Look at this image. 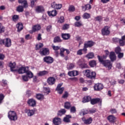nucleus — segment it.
I'll return each instance as SVG.
<instances>
[{"instance_id": "nucleus-60", "label": "nucleus", "mask_w": 125, "mask_h": 125, "mask_svg": "<svg viewBox=\"0 0 125 125\" xmlns=\"http://www.w3.org/2000/svg\"><path fill=\"white\" fill-rule=\"evenodd\" d=\"M75 67V65L73 63H70L68 66V70H72L73 68Z\"/></svg>"}, {"instance_id": "nucleus-34", "label": "nucleus", "mask_w": 125, "mask_h": 125, "mask_svg": "<svg viewBox=\"0 0 125 125\" xmlns=\"http://www.w3.org/2000/svg\"><path fill=\"white\" fill-rule=\"evenodd\" d=\"M70 37L71 36L69 34H62V38L64 40H68Z\"/></svg>"}, {"instance_id": "nucleus-11", "label": "nucleus", "mask_w": 125, "mask_h": 125, "mask_svg": "<svg viewBox=\"0 0 125 125\" xmlns=\"http://www.w3.org/2000/svg\"><path fill=\"white\" fill-rule=\"evenodd\" d=\"M27 104L28 106L34 107L36 106L37 101L33 98L29 99L27 100Z\"/></svg>"}, {"instance_id": "nucleus-44", "label": "nucleus", "mask_w": 125, "mask_h": 125, "mask_svg": "<svg viewBox=\"0 0 125 125\" xmlns=\"http://www.w3.org/2000/svg\"><path fill=\"white\" fill-rule=\"evenodd\" d=\"M26 74L28 78H32L33 77L34 75L33 73H32V72L29 71V69L26 72Z\"/></svg>"}, {"instance_id": "nucleus-56", "label": "nucleus", "mask_w": 125, "mask_h": 125, "mask_svg": "<svg viewBox=\"0 0 125 125\" xmlns=\"http://www.w3.org/2000/svg\"><path fill=\"white\" fill-rule=\"evenodd\" d=\"M69 28V24H65L62 26V30H66Z\"/></svg>"}, {"instance_id": "nucleus-28", "label": "nucleus", "mask_w": 125, "mask_h": 125, "mask_svg": "<svg viewBox=\"0 0 125 125\" xmlns=\"http://www.w3.org/2000/svg\"><path fill=\"white\" fill-rule=\"evenodd\" d=\"M84 47L83 49H80L77 52V55L79 56H82V55L86 54L87 53V51H85L84 50Z\"/></svg>"}, {"instance_id": "nucleus-36", "label": "nucleus", "mask_w": 125, "mask_h": 125, "mask_svg": "<svg viewBox=\"0 0 125 125\" xmlns=\"http://www.w3.org/2000/svg\"><path fill=\"white\" fill-rule=\"evenodd\" d=\"M48 74V72L44 70V71L39 72V73H38V75L39 77H41V76H45V75H47Z\"/></svg>"}, {"instance_id": "nucleus-57", "label": "nucleus", "mask_w": 125, "mask_h": 125, "mask_svg": "<svg viewBox=\"0 0 125 125\" xmlns=\"http://www.w3.org/2000/svg\"><path fill=\"white\" fill-rule=\"evenodd\" d=\"M4 98L5 96L3 94H0V104L2 103Z\"/></svg>"}, {"instance_id": "nucleus-37", "label": "nucleus", "mask_w": 125, "mask_h": 125, "mask_svg": "<svg viewBox=\"0 0 125 125\" xmlns=\"http://www.w3.org/2000/svg\"><path fill=\"white\" fill-rule=\"evenodd\" d=\"M74 26L77 27H80L81 26H83V24L81 21H76L74 23Z\"/></svg>"}, {"instance_id": "nucleus-30", "label": "nucleus", "mask_w": 125, "mask_h": 125, "mask_svg": "<svg viewBox=\"0 0 125 125\" xmlns=\"http://www.w3.org/2000/svg\"><path fill=\"white\" fill-rule=\"evenodd\" d=\"M47 13L49 16L55 17L57 15V12L56 10H52V11H48Z\"/></svg>"}, {"instance_id": "nucleus-35", "label": "nucleus", "mask_w": 125, "mask_h": 125, "mask_svg": "<svg viewBox=\"0 0 125 125\" xmlns=\"http://www.w3.org/2000/svg\"><path fill=\"white\" fill-rule=\"evenodd\" d=\"M25 113H27L28 116H32L35 114V111L33 110H28L26 109L25 110Z\"/></svg>"}, {"instance_id": "nucleus-47", "label": "nucleus", "mask_w": 125, "mask_h": 125, "mask_svg": "<svg viewBox=\"0 0 125 125\" xmlns=\"http://www.w3.org/2000/svg\"><path fill=\"white\" fill-rule=\"evenodd\" d=\"M95 57L94 54L93 53H89L86 56V57L88 59H91L94 58Z\"/></svg>"}, {"instance_id": "nucleus-31", "label": "nucleus", "mask_w": 125, "mask_h": 125, "mask_svg": "<svg viewBox=\"0 0 125 125\" xmlns=\"http://www.w3.org/2000/svg\"><path fill=\"white\" fill-rule=\"evenodd\" d=\"M16 26L18 29V32H21L23 29V25L21 22L17 23Z\"/></svg>"}, {"instance_id": "nucleus-61", "label": "nucleus", "mask_w": 125, "mask_h": 125, "mask_svg": "<svg viewBox=\"0 0 125 125\" xmlns=\"http://www.w3.org/2000/svg\"><path fill=\"white\" fill-rule=\"evenodd\" d=\"M109 112L112 114L117 113V110L115 108L110 109Z\"/></svg>"}, {"instance_id": "nucleus-39", "label": "nucleus", "mask_w": 125, "mask_h": 125, "mask_svg": "<svg viewBox=\"0 0 125 125\" xmlns=\"http://www.w3.org/2000/svg\"><path fill=\"white\" fill-rule=\"evenodd\" d=\"M89 65L91 67H94L97 65L96 61L95 60H92L89 62Z\"/></svg>"}, {"instance_id": "nucleus-54", "label": "nucleus", "mask_w": 125, "mask_h": 125, "mask_svg": "<svg viewBox=\"0 0 125 125\" xmlns=\"http://www.w3.org/2000/svg\"><path fill=\"white\" fill-rule=\"evenodd\" d=\"M52 30V25L51 24H49L46 26V30L48 32H50Z\"/></svg>"}, {"instance_id": "nucleus-1", "label": "nucleus", "mask_w": 125, "mask_h": 125, "mask_svg": "<svg viewBox=\"0 0 125 125\" xmlns=\"http://www.w3.org/2000/svg\"><path fill=\"white\" fill-rule=\"evenodd\" d=\"M97 58L99 62L103 64V65L107 68L108 70H110L112 69V63L109 60H104V59L102 57H100V56H97Z\"/></svg>"}, {"instance_id": "nucleus-3", "label": "nucleus", "mask_w": 125, "mask_h": 125, "mask_svg": "<svg viewBox=\"0 0 125 125\" xmlns=\"http://www.w3.org/2000/svg\"><path fill=\"white\" fill-rule=\"evenodd\" d=\"M0 44L3 45L6 47H10L12 45L11 40L9 38L4 39V40H0Z\"/></svg>"}, {"instance_id": "nucleus-14", "label": "nucleus", "mask_w": 125, "mask_h": 125, "mask_svg": "<svg viewBox=\"0 0 125 125\" xmlns=\"http://www.w3.org/2000/svg\"><path fill=\"white\" fill-rule=\"evenodd\" d=\"M107 119L110 123L114 124L116 122L117 118L113 115H110L107 117Z\"/></svg>"}, {"instance_id": "nucleus-48", "label": "nucleus", "mask_w": 125, "mask_h": 125, "mask_svg": "<svg viewBox=\"0 0 125 125\" xmlns=\"http://www.w3.org/2000/svg\"><path fill=\"white\" fill-rule=\"evenodd\" d=\"M5 28L3 26L2 23L0 22V34L4 33L5 32Z\"/></svg>"}, {"instance_id": "nucleus-13", "label": "nucleus", "mask_w": 125, "mask_h": 125, "mask_svg": "<svg viewBox=\"0 0 125 125\" xmlns=\"http://www.w3.org/2000/svg\"><path fill=\"white\" fill-rule=\"evenodd\" d=\"M62 7V4H57L56 2H52L51 4V7L52 8L57 9V10H60L61 9V8Z\"/></svg>"}, {"instance_id": "nucleus-19", "label": "nucleus", "mask_w": 125, "mask_h": 125, "mask_svg": "<svg viewBox=\"0 0 125 125\" xmlns=\"http://www.w3.org/2000/svg\"><path fill=\"white\" fill-rule=\"evenodd\" d=\"M65 51H66V53L67 54H69L70 53V51L69 50L64 49V48H62L60 49V53L61 57H65L64 54V52Z\"/></svg>"}, {"instance_id": "nucleus-21", "label": "nucleus", "mask_w": 125, "mask_h": 125, "mask_svg": "<svg viewBox=\"0 0 125 125\" xmlns=\"http://www.w3.org/2000/svg\"><path fill=\"white\" fill-rule=\"evenodd\" d=\"M53 123L55 125H59L62 124V120L61 118L56 117L53 119Z\"/></svg>"}, {"instance_id": "nucleus-9", "label": "nucleus", "mask_w": 125, "mask_h": 125, "mask_svg": "<svg viewBox=\"0 0 125 125\" xmlns=\"http://www.w3.org/2000/svg\"><path fill=\"white\" fill-rule=\"evenodd\" d=\"M43 61L44 62L48 64H50L53 63L54 60V59L50 56H46L43 58Z\"/></svg>"}, {"instance_id": "nucleus-41", "label": "nucleus", "mask_w": 125, "mask_h": 125, "mask_svg": "<svg viewBox=\"0 0 125 125\" xmlns=\"http://www.w3.org/2000/svg\"><path fill=\"white\" fill-rule=\"evenodd\" d=\"M71 118H72L71 115H66V116L64 118L63 121L66 123H70V119Z\"/></svg>"}, {"instance_id": "nucleus-42", "label": "nucleus", "mask_w": 125, "mask_h": 125, "mask_svg": "<svg viewBox=\"0 0 125 125\" xmlns=\"http://www.w3.org/2000/svg\"><path fill=\"white\" fill-rule=\"evenodd\" d=\"M62 40L61 39L59 36L55 37L53 40L54 43L61 42Z\"/></svg>"}, {"instance_id": "nucleus-10", "label": "nucleus", "mask_w": 125, "mask_h": 125, "mask_svg": "<svg viewBox=\"0 0 125 125\" xmlns=\"http://www.w3.org/2000/svg\"><path fill=\"white\" fill-rule=\"evenodd\" d=\"M78 63L81 69L89 68L88 64L83 62V61L82 60H79L78 62Z\"/></svg>"}, {"instance_id": "nucleus-12", "label": "nucleus", "mask_w": 125, "mask_h": 125, "mask_svg": "<svg viewBox=\"0 0 125 125\" xmlns=\"http://www.w3.org/2000/svg\"><path fill=\"white\" fill-rule=\"evenodd\" d=\"M82 120L84 124L88 125L92 124L93 122V119L92 117H89L88 119H86L85 117L82 118Z\"/></svg>"}, {"instance_id": "nucleus-38", "label": "nucleus", "mask_w": 125, "mask_h": 125, "mask_svg": "<svg viewBox=\"0 0 125 125\" xmlns=\"http://www.w3.org/2000/svg\"><path fill=\"white\" fill-rule=\"evenodd\" d=\"M72 105L70 103L67 102L64 103V107L66 109H70Z\"/></svg>"}, {"instance_id": "nucleus-64", "label": "nucleus", "mask_w": 125, "mask_h": 125, "mask_svg": "<svg viewBox=\"0 0 125 125\" xmlns=\"http://www.w3.org/2000/svg\"><path fill=\"white\" fill-rule=\"evenodd\" d=\"M22 80L24 82L28 81V77L27 76H22Z\"/></svg>"}, {"instance_id": "nucleus-46", "label": "nucleus", "mask_w": 125, "mask_h": 125, "mask_svg": "<svg viewBox=\"0 0 125 125\" xmlns=\"http://www.w3.org/2000/svg\"><path fill=\"white\" fill-rule=\"evenodd\" d=\"M16 10L18 12H23L24 11V8L22 6L19 5L17 7Z\"/></svg>"}, {"instance_id": "nucleus-52", "label": "nucleus", "mask_w": 125, "mask_h": 125, "mask_svg": "<svg viewBox=\"0 0 125 125\" xmlns=\"http://www.w3.org/2000/svg\"><path fill=\"white\" fill-rule=\"evenodd\" d=\"M95 21L101 22L103 20V17L102 16H98L95 18Z\"/></svg>"}, {"instance_id": "nucleus-8", "label": "nucleus", "mask_w": 125, "mask_h": 125, "mask_svg": "<svg viewBox=\"0 0 125 125\" xmlns=\"http://www.w3.org/2000/svg\"><path fill=\"white\" fill-rule=\"evenodd\" d=\"M39 53L42 56H47L49 55L50 51L48 48H42L39 51Z\"/></svg>"}, {"instance_id": "nucleus-33", "label": "nucleus", "mask_w": 125, "mask_h": 125, "mask_svg": "<svg viewBox=\"0 0 125 125\" xmlns=\"http://www.w3.org/2000/svg\"><path fill=\"white\" fill-rule=\"evenodd\" d=\"M66 112V110L65 109H61L60 110L58 111L57 115L58 116H62V115L65 114Z\"/></svg>"}, {"instance_id": "nucleus-6", "label": "nucleus", "mask_w": 125, "mask_h": 125, "mask_svg": "<svg viewBox=\"0 0 125 125\" xmlns=\"http://www.w3.org/2000/svg\"><path fill=\"white\" fill-rule=\"evenodd\" d=\"M95 43L92 41L85 42L83 45L84 50L87 51V48H91L94 45Z\"/></svg>"}, {"instance_id": "nucleus-59", "label": "nucleus", "mask_w": 125, "mask_h": 125, "mask_svg": "<svg viewBox=\"0 0 125 125\" xmlns=\"http://www.w3.org/2000/svg\"><path fill=\"white\" fill-rule=\"evenodd\" d=\"M69 96V93L67 91H65L64 94L62 96V98L65 99L67 98Z\"/></svg>"}, {"instance_id": "nucleus-26", "label": "nucleus", "mask_w": 125, "mask_h": 125, "mask_svg": "<svg viewBox=\"0 0 125 125\" xmlns=\"http://www.w3.org/2000/svg\"><path fill=\"white\" fill-rule=\"evenodd\" d=\"M102 103V101L100 98H94L91 100L90 104L92 105H95L97 104Z\"/></svg>"}, {"instance_id": "nucleus-27", "label": "nucleus", "mask_w": 125, "mask_h": 125, "mask_svg": "<svg viewBox=\"0 0 125 125\" xmlns=\"http://www.w3.org/2000/svg\"><path fill=\"white\" fill-rule=\"evenodd\" d=\"M92 98L91 96H84L83 99V103H86L91 101Z\"/></svg>"}, {"instance_id": "nucleus-29", "label": "nucleus", "mask_w": 125, "mask_h": 125, "mask_svg": "<svg viewBox=\"0 0 125 125\" xmlns=\"http://www.w3.org/2000/svg\"><path fill=\"white\" fill-rule=\"evenodd\" d=\"M33 31L37 32L41 29V26L40 24H35L32 26Z\"/></svg>"}, {"instance_id": "nucleus-43", "label": "nucleus", "mask_w": 125, "mask_h": 125, "mask_svg": "<svg viewBox=\"0 0 125 125\" xmlns=\"http://www.w3.org/2000/svg\"><path fill=\"white\" fill-rule=\"evenodd\" d=\"M75 10H76V8H75V6H74L73 5H71L69 7L68 9V11L69 12H74L75 11Z\"/></svg>"}, {"instance_id": "nucleus-15", "label": "nucleus", "mask_w": 125, "mask_h": 125, "mask_svg": "<svg viewBox=\"0 0 125 125\" xmlns=\"http://www.w3.org/2000/svg\"><path fill=\"white\" fill-rule=\"evenodd\" d=\"M104 85L102 83H97L94 86V89L96 91H101L104 89Z\"/></svg>"}, {"instance_id": "nucleus-50", "label": "nucleus", "mask_w": 125, "mask_h": 125, "mask_svg": "<svg viewBox=\"0 0 125 125\" xmlns=\"http://www.w3.org/2000/svg\"><path fill=\"white\" fill-rule=\"evenodd\" d=\"M122 51V48L120 46H118L115 49V52L116 54L121 53Z\"/></svg>"}, {"instance_id": "nucleus-58", "label": "nucleus", "mask_w": 125, "mask_h": 125, "mask_svg": "<svg viewBox=\"0 0 125 125\" xmlns=\"http://www.w3.org/2000/svg\"><path fill=\"white\" fill-rule=\"evenodd\" d=\"M89 111L88 109H85L83 111H82L81 112V113L82 114L83 116H84L86 114H87L88 113H89Z\"/></svg>"}, {"instance_id": "nucleus-24", "label": "nucleus", "mask_w": 125, "mask_h": 125, "mask_svg": "<svg viewBox=\"0 0 125 125\" xmlns=\"http://www.w3.org/2000/svg\"><path fill=\"white\" fill-rule=\"evenodd\" d=\"M109 58L112 62L116 60V55L114 52H111L109 54Z\"/></svg>"}, {"instance_id": "nucleus-55", "label": "nucleus", "mask_w": 125, "mask_h": 125, "mask_svg": "<svg viewBox=\"0 0 125 125\" xmlns=\"http://www.w3.org/2000/svg\"><path fill=\"white\" fill-rule=\"evenodd\" d=\"M51 91L49 88L45 87L44 88L43 92L46 94H49L50 93Z\"/></svg>"}, {"instance_id": "nucleus-17", "label": "nucleus", "mask_w": 125, "mask_h": 125, "mask_svg": "<svg viewBox=\"0 0 125 125\" xmlns=\"http://www.w3.org/2000/svg\"><path fill=\"white\" fill-rule=\"evenodd\" d=\"M56 79L54 77H49L47 79V83L49 85H53L56 83Z\"/></svg>"}, {"instance_id": "nucleus-16", "label": "nucleus", "mask_w": 125, "mask_h": 125, "mask_svg": "<svg viewBox=\"0 0 125 125\" xmlns=\"http://www.w3.org/2000/svg\"><path fill=\"white\" fill-rule=\"evenodd\" d=\"M8 67L10 68V71L12 72H17L18 71L17 69H15L16 67V62L12 63L10 62L9 63Z\"/></svg>"}, {"instance_id": "nucleus-51", "label": "nucleus", "mask_w": 125, "mask_h": 125, "mask_svg": "<svg viewBox=\"0 0 125 125\" xmlns=\"http://www.w3.org/2000/svg\"><path fill=\"white\" fill-rule=\"evenodd\" d=\"M119 43L120 46H124L125 45V41L123 40L122 38L121 39H119Z\"/></svg>"}, {"instance_id": "nucleus-7", "label": "nucleus", "mask_w": 125, "mask_h": 125, "mask_svg": "<svg viewBox=\"0 0 125 125\" xmlns=\"http://www.w3.org/2000/svg\"><path fill=\"white\" fill-rule=\"evenodd\" d=\"M63 83H59L57 85L56 88L55 89V90L57 91L58 92V93H59V94H62L65 90L64 87H61Z\"/></svg>"}, {"instance_id": "nucleus-22", "label": "nucleus", "mask_w": 125, "mask_h": 125, "mask_svg": "<svg viewBox=\"0 0 125 125\" xmlns=\"http://www.w3.org/2000/svg\"><path fill=\"white\" fill-rule=\"evenodd\" d=\"M82 9L83 11H86V10H90L92 9V6L90 4H86L84 6H82Z\"/></svg>"}, {"instance_id": "nucleus-18", "label": "nucleus", "mask_w": 125, "mask_h": 125, "mask_svg": "<svg viewBox=\"0 0 125 125\" xmlns=\"http://www.w3.org/2000/svg\"><path fill=\"white\" fill-rule=\"evenodd\" d=\"M28 69V67H21V68H19V69L17 70V71L18 72L19 74L26 73Z\"/></svg>"}, {"instance_id": "nucleus-32", "label": "nucleus", "mask_w": 125, "mask_h": 125, "mask_svg": "<svg viewBox=\"0 0 125 125\" xmlns=\"http://www.w3.org/2000/svg\"><path fill=\"white\" fill-rule=\"evenodd\" d=\"M36 98L38 100L42 101L44 99V96L42 94H37L36 95Z\"/></svg>"}, {"instance_id": "nucleus-40", "label": "nucleus", "mask_w": 125, "mask_h": 125, "mask_svg": "<svg viewBox=\"0 0 125 125\" xmlns=\"http://www.w3.org/2000/svg\"><path fill=\"white\" fill-rule=\"evenodd\" d=\"M44 46V45L42 43H39L38 44H36L35 46V50H38L42 48Z\"/></svg>"}, {"instance_id": "nucleus-49", "label": "nucleus", "mask_w": 125, "mask_h": 125, "mask_svg": "<svg viewBox=\"0 0 125 125\" xmlns=\"http://www.w3.org/2000/svg\"><path fill=\"white\" fill-rule=\"evenodd\" d=\"M70 112L72 113H75L77 112L76 107L75 106H71L70 108Z\"/></svg>"}, {"instance_id": "nucleus-25", "label": "nucleus", "mask_w": 125, "mask_h": 125, "mask_svg": "<svg viewBox=\"0 0 125 125\" xmlns=\"http://www.w3.org/2000/svg\"><path fill=\"white\" fill-rule=\"evenodd\" d=\"M18 3L23 4V6H22L24 8H27L28 7V2L27 0H18Z\"/></svg>"}, {"instance_id": "nucleus-23", "label": "nucleus", "mask_w": 125, "mask_h": 125, "mask_svg": "<svg viewBox=\"0 0 125 125\" xmlns=\"http://www.w3.org/2000/svg\"><path fill=\"white\" fill-rule=\"evenodd\" d=\"M52 48L53 50H54L55 51L54 53L55 54L56 57H58L59 55V53L58 50L60 49V47L58 46H56L55 45H52Z\"/></svg>"}, {"instance_id": "nucleus-2", "label": "nucleus", "mask_w": 125, "mask_h": 125, "mask_svg": "<svg viewBox=\"0 0 125 125\" xmlns=\"http://www.w3.org/2000/svg\"><path fill=\"white\" fill-rule=\"evenodd\" d=\"M84 75L88 79L91 80H95L96 78V73L89 69L84 70L83 71Z\"/></svg>"}, {"instance_id": "nucleus-63", "label": "nucleus", "mask_w": 125, "mask_h": 125, "mask_svg": "<svg viewBox=\"0 0 125 125\" xmlns=\"http://www.w3.org/2000/svg\"><path fill=\"white\" fill-rule=\"evenodd\" d=\"M64 21V17H60L59 20H58V22L59 23H63Z\"/></svg>"}, {"instance_id": "nucleus-4", "label": "nucleus", "mask_w": 125, "mask_h": 125, "mask_svg": "<svg viewBox=\"0 0 125 125\" xmlns=\"http://www.w3.org/2000/svg\"><path fill=\"white\" fill-rule=\"evenodd\" d=\"M8 118L11 121H16L18 119V116L14 111H10L8 113Z\"/></svg>"}, {"instance_id": "nucleus-20", "label": "nucleus", "mask_w": 125, "mask_h": 125, "mask_svg": "<svg viewBox=\"0 0 125 125\" xmlns=\"http://www.w3.org/2000/svg\"><path fill=\"white\" fill-rule=\"evenodd\" d=\"M35 11L38 13H41L45 11V9L43 6H37L35 9Z\"/></svg>"}, {"instance_id": "nucleus-45", "label": "nucleus", "mask_w": 125, "mask_h": 125, "mask_svg": "<svg viewBox=\"0 0 125 125\" xmlns=\"http://www.w3.org/2000/svg\"><path fill=\"white\" fill-rule=\"evenodd\" d=\"M91 17L90 14H88V13H84L83 16V19H88Z\"/></svg>"}, {"instance_id": "nucleus-53", "label": "nucleus", "mask_w": 125, "mask_h": 125, "mask_svg": "<svg viewBox=\"0 0 125 125\" xmlns=\"http://www.w3.org/2000/svg\"><path fill=\"white\" fill-rule=\"evenodd\" d=\"M19 19V16L18 15H14L12 17V20L14 21H17Z\"/></svg>"}, {"instance_id": "nucleus-5", "label": "nucleus", "mask_w": 125, "mask_h": 125, "mask_svg": "<svg viewBox=\"0 0 125 125\" xmlns=\"http://www.w3.org/2000/svg\"><path fill=\"white\" fill-rule=\"evenodd\" d=\"M110 26H108V25H105L104 26V28H103L101 30V33L102 35L103 36H108L110 35Z\"/></svg>"}, {"instance_id": "nucleus-62", "label": "nucleus", "mask_w": 125, "mask_h": 125, "mask_svg": "<svg viewBox=\"0 0 125 125\" xmlns=\"http://www.w3.org/2000/svg\"><path fill=\"white\" fill-rule=\"evenodd\" d=\"M117 55H118V59H122L123 58H124V53H119L118 54H117Z\"/></svg>"}]
</instances>
